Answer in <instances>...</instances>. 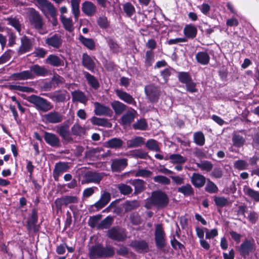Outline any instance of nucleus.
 <instances>
[{"label":"nucleus","mask_w":259,"mask_h":259,"mask_svg":"<svg viewBox=\"0 0 259 259\" xmlns=\"http://www.w3.org/2000/svg\"><path fill=\"white\" fill-rule=\"evenodd\" d=\"M24 99L29 103L33 104L39 112L46 113L54 108L53 104L50 101L36 95H31Z\"/></svg>","instance_id":"1"},{"label":"nucleus","mask_w":259,"mask_h":259,"mask_svg":"<svg viewBox=\"0 0 259 259\" xmlns=\"http://www.w3.org/2000/svg\"><path fill=\"white\" fill-rule=\"evenodd\" d=\"M30 70L21 72V79H33L37 76H46L49 73V70L45 66L34 64L29 67Z\"/></svg>","instance_id":"2"},{"label":"nucleus","mask_w":259,"mask_h":259,"mask_svg":"<svg viewBox=\"0 0 259 259\" xmlns=\"http://www.w3.org/2000/svg\"><path fill=\"white\" fill-rule=\"evenodd\" d=\"M114 254L112 247H104L100 244L92 246L89 250L90 259H97L99 257H108Z\"/></svg>","instance_id":"3"},{"label":"nucleus","mask_w":259,"mask_h":259,"mask_svg":"<svg viewBox=\"0 0 259 259\" xmlns=\"http://www.w3.org/2000/svg\"><path fill=\"white\" fill-rule=\"evenodd\" d=\"M149 201L153 205L159 208H163L168 204L169 198L164 192L157 190L152 193Z\"/></svg>","instance_id":"4"},{"label":"nucleus","mask_w":259,"mask_h":259,"mask_svg":"<svg viewBox=\"0 0 259 259\" xmlns=\"http://www.w3.org/2000/svg\"><path fill=\"white\" fill-rule=\"evenodd\" d=\"M42 8H46L52 18L51 21L53 26L58 24L57 18V10L54 5L48 0H35Z\"/></svg>","instance_id":"5"},{"label":"nucleus","mask_w":259,"mask_h":259,"mask_svg":"<svg viewBox=\"0 0 259 259\" xmlns=\"http://www.w3.org/2000/svg\"><path fill=\"white\" fill-rule=\"evenodd\" d=\"M147 99L152 103L158 102L160 97V91L158 88L153 84L146 85L144 88Z\"/></svg>","instance_id":"6"},{"label":"nucleus","mask_w":259,"mask_h":259,"mask_svg":"<svg viewBox=\"0 0 259 259\" xmlns=\"http://www.w3.org/2000/svg\"><path fill=\"white\" fill-rule=\"evenodd\" d=\"M21 45L17 50L18 55H23L31 51L33 48V40L26 35L20 38Z\"/></svg>","instance_id":"7"},{"label":"nucleus","mask_w":259,"mask_h":259,"mask_svg":"<svg viewBox=\"0 0 259 259\" xmlns=\"http://www.w3.org/2000/svg\"><path fill=\"white\" fill-rule=\"evenodd\" d=\"M45 43L50 48L59 49L62 47L63 44L62 36L58 33H55L46 38Z\"/></svg>","instance_id":"8"},{"label":"nucleus","mask_w":259,"mask_h":259,"mask_svg":"<svg viewBox=\"0 0 259 259\" xmlns=\"http://www.w3.org/2000/svg\"><path fill=\"white\" fill-rule=\"evenodd\" d=\"M155 240L158 248H162L165 245V234L160 224L157 225L156 227Z\"/></svg>","instance_id":"9"},{"label":"nucleus","mask_w":259,"mask_h":259,"mask_svg":"<svg viewBox=\"0 0 259 259\" xmlns=\"http://www.w3.org/2000/svg\"><path fill=\"white\" fill-rule=\"evenodd\" d=\"M29 20L31 25L35 29L40 30L42 28V19L37 11L34 10L33 11L31 12L29 14Z\"/></svg>","instance_id":"10"},{"label":"nucleus","mask_w":259,"mask_h":259,"mask_svg":"<svg viewBox=\"0 0 259 259\" xmlns=\"http://www.w3.org/2000/svg\"><path fill=\"white\" fill-rule=\"evenodd\" d=\"M57 133L61 137L62 141L64 144H67L73 141V138L71 137L68 125H62L60 126L57 130Z\"/></svg>","instance_id":"11"},{"label":"nucleus","mask_w":259,"mask_h":259,"mask_svg":"<svg viewBox=\"0 0 259 259\" xmlns=\"http://www.w3.org/2000/svg\"><path fill=\"white\" fill-rule=\"evenodd\" d=\"M42 117L46 122L53 124L60 123L63 120V115L56 111H51L46 114L43 115Z\"/></svg>","instance_id":"12"},{"label":"nucleus","mask_w":259,"mask_h":259,"mask_svg":"<svg viewBox=\"0 0 259 259\" xmlns=\"http://www.w3.org/2000/svg\"><path fill=\"white\" fill-rule=\"evenodd\" d=\"M78 201V198L73 196H65L57 198L55 203L57 208H61L63 205L67 206L70 203H76Z\"/></svg>","instance_id":"13"},{"label":"nucleus","mask_w":259,"mask_h":259,"mask_svg":"<svg viewBox=\"0 0 259 259\" xmlns=\"http://www.w3.org/2000/svg\"><path fill=\"white\" fill-rule=\"evenodd\" d=\"M94 112L96 115H106L111 117L113 112L108 107L101 104L100 103L96 102L94 103Z\"/></svg>","instance_id":"14"},{"label":"nucleus","mask_w":259,"mask_h":259,"mask_svg":"<svg viewBox=\"0 0 259 259\" xmlns=\"http://www.w3.org/2000/svg\"><path fill=\"white\" fill-rule=\"evenodd\" d=\"M115 93L117 97L124 102L134 106H137V102L133 97L125 91L117 89L115 91Z\"/></svg>","instance_id":"15"},{"label":"nucleus","mask_w":259,"mask_h":259,"mask_svg":"<svg viewBox=\"0 0 259 259\" xmlns=\"http://www.w3.org/2000/svg\"><path fill=\"white\" fill-rule=\"evenodd\" d=\"M82 12L88 16H93L96 13L97 7L92 2L85 1L81 5Z\"/></svg>","instance_id":"16"},{"label":"nucleus","mask_w":259,"mask_h":259,"mask_svg":"<svg viewBox=\"0 0 259 259\" xmlns=\"http://www.w3.org/2000/svg\"><path fill=\"white\" fill-rule=\"evenodd\" d=\"M82 65L92 72H95L96 63L91 57L87 53H83L81 59Z\"/></svg>","instance_id":"17"},{"label":"nucleus","mask_w":259,"mask_h":259,"mask_svg":"<svg viewBox=\"0 0 259 259\" xmlns=\"http://www.w3.org/2000/svg\"><path fill=\"white\" fill-rule=\"evenodd\" d=\"M136 113V111L134 109L127 111L120 118V124L122 125H130L134 121Z\"/></svg>","instance_id":"18"},{"label":"nucleus","mask_w":259,"mask_h":259,"mask_svg":"<svg viewBox=\"0 0 259 259\" xmlns=\"http://www.w3.org/2000/svg\"><path fill=\"white\" fill-rule=\"evenodd\" d=\"M108 234L110 238L117 241H122L126 237L124 231L122 229H111L108 231Z\"/></svg>","instance_id":"19"},{"label":"nucleus","mask_w":259,"mask_h":259,"mask_svg":"<svg viewBox=\"0 0 259 259\" xmlns=\"http://www.w3.org/2000/svg\"><path fill=\"white\" fill-rule=\"evenodd\" d=\"M253 241L248 240H245L241 245L239 248L240 254L243 256H246L251 252L253 249Z\"/></svg>","instance_id":"20"},{"label":"nucleus","mask_w":259,"mask_h":259,"mask_svg":"<svg viewBox=\"0 0 259 259\" xmlns=\"http://www.w3.org/2000/svg\"><path fill=\"white\" fill-rule=\"evenodd\" d=\"M68 168L69 166L67 163L60 162L56 163L53 170L54 179L57 180L61 174L67 171Z\"/></svg>","instance_id":"21"},{"label":"nucleus","mask_w":259,"mask_h":259,"mask_svg":"<svg viewBox=\"0 0 259 259\" xmlns=\"http://www.w3.org/2000/svg\"><path fill=\"white\" fill-rule=\"evenodd\" d=\"M44 138L46 143L50 146H60V139L55 134L45 132Z\"/></svg>","instance_id":"22"},{"label":"nucleus","mask_w":259,"mask_h":259,"mask_svg":"<svg viewBox=\"0 0 259 259\" xmlns=\"http://www.w3.org/2000/svg\"><path fill=\"white\" fill-rule=\"evenodd\" d=\"M192 184L196 188L202 187L206 182L205 178L198 173H194L191 177Z\"/></svg>","instance_id":"23"},{"label":"nucleus","mask_w":259,"mask_h":259,"mask_svg":"<svg viewBox=\"0 0 259 259\" xmlns=\"http://www.w3.org/2000/svg\"><path fill=\"white\" fill-rule=\"evenodd\" d=\"M83 75L88 82V83L92 88L97 90L100 88V82L95 76L87 71H84Z\"/></svg>","instance_id":"24"},{"label":"nucleus","mask_w":259,"mask_h":259,"mask_svg":"<svg viewBox=\"0 0 259 259\" xmlns=\"http://www.w3.org/2000/svg\"><path fill=\"white\" fill-rule=\"evenodd\" d=\"M185 38L193 39L195 38L197 34V29L196 27L191 24L186 25L183 30Z\"/></svg>","instance_id":"25"},{"label":"nucleus","mask_w":259,"mask_h":259,"mask_svg":"<svg viewBox=\"0 0 259 259\" xmlns=\"http://www.w3.org/2000/svg\"><path fill=\"white\" fill-rule=\"evenodd\" d=\"M45 63L49 64L54 67H59L64 65V61L57 55L51 54L45 60Z\"/></svg>","instance_id":"26"},{"label":"nucleus","mask_w":259,"mask_h":259,"mask_svg":"<svg viewBox=\"0 0 259 259\" xmlns=\"http://www.w3.org/2000/svg\"><path fill=\"white\" fill-rule=\"evenodd\" d=\"M85 177L86 182L98 184L102 179L103 175L101 173L89 171L85 174Z\"/></svg>","instance_id":"27"},{"label":"nucleus","mask_w":259,"mask_h":259,"mask_svg":"<svg viewBox=\"0 0 259 259\" xmlns=\"http://www.w3.org/2000/svg\"><path fill=\"white\" fill-rule=\"evenodd\" d=\"M127 165L126 159H119L113 160L111 164L112 170L114 171H120L123 170Z\"/></svg>","instance_id":"28"},{"label":"nucleus","mask_w":259,"mask_h":259,"mask_svg":"<svg viewBox=\"0 0 259 259\" xmlns=\"http://www.w3.org/2000/svg\"><path fill=\"white\" fill-rule=\"evenodd\" d=\"M111 106L116 115H120L126 110L127 106L123 103L115 100L111 103Z\"/></svg>","instance_id":"29"},{"label":"nucleus","mask_w":259,"mask_h":259,"mask_svg":"<svg viewBox=\"0 0 259 259\" xmlns=\"http://www.w3.org/2000/svg\"><path fill=\"white\" fill-rule=\"evenodd\" d=\"M131 246L134 248L139 252H146L148 249L147 243L144 240H136L132 241L131 243Z\"/></svg>","instance_id":"30"},{"label":"nucleus","mask_w":259,"mask_h":259,"mask_svg":"<svg viewBox=\"0 0 259 259\" xmlns=\"http://www.w3.org/2000/svg\"><path fill=\"white\" fill-rule=\"evenodd\" d=\"M195 59L198 63L206 65L209 62L210 57L206 52H198L195 55Z\"/></svg>","instance_id":"31"},{"label":"nucleus","mask_w":259,"mask_h":259,"mask_svg":"<svg viewBox=\"0 0 259 259\" xmlns=\"http://www.w3.org/2000/svg\"><path fill=\"white\" fill-rule=\"evenodd\" d=\"M60 19L64 28L66 31L71 32L74 30L73 23L71 18H66L65 16L61 15Z\"/></svg>","instance_id":"32"},{"label":"nucleus","mask_w":259,"mask_h":259,"mask_svg":"<svg viewBox=\"0 0 259 259\" xmlns=\"http://www.w3.org/2000/svg\"><path fill=\"white\" fill-rule=\"evenodd\" d=\"M79 41L87 49L90 50H94L95 49V42L93 38H86L81 34L78 37Z\"/></svg>","instance_id":"33"},{"label":"nucleus","mask_w":259,"mask_h":259,"mask_svg":"<svg viewBox=\"0 0 259 259\" xmlns=\"http://www.w3.org/2000/svg\"><path fill=\"white\" fill-rule=\"evenodd\" d=\"M110 194L109 193L104 192L100 199L95 204V206L98 209H101L105 206L110 200Z\"/></svg>","instance_id":"34"},{"label":"nucleus","mask_w":259,"mask_h":259,"mask_svg":"<svg viewBox=\"0 0 259 259\" xmlns=\"http://www.w3.org/2000/svg\"><path fill=\"white\" fill-rule=\"evenodd\" d=\"M71 94L73 101L79 102L83 104H86L88 101V98L82 91H75L72 92Z\"/></svg>","instance_id":"35"},{"label":"nucleus","mask_w":259,"mask_h":259,"mask_svg":"<svg viewBox=\"0 0 259 259\" xmlns=\"http://www.w3.org/2000/svg\"><path fill=\"white\" fill-rule=\"evenodd\" d=\"M91 121L93 125L98 126L110 127L112 125V124L108 121L107 119L104 118H99L93 116L91 119Z\"/></svg>","instance_id":"36"},{"label":"nucleus","mask_w":259,"mask_h":259,"mask_svg":"<svg viewBox=\"0 0 259 259\" xmlns=\"http://www.w3.org/2000/svg\"><path fill=\"white\" fill-rule=\"evenodd\" d=\"M245 134L243 135L240 134V132H236L233 134L232 142L234 146H243L245 142Z\"/></svg>","instance_id":"37"},{"label":"nucleus","mask_w":259,"mask_h":259,"mask_svg":"<svg viewBox=\"0 0 259 259\" xmlns=\"http://www.w3.org/2000/svg\"><path fill=\"white\" fill-rule=\"evenodd\" d=\"M154 53L153 51L148 50L146 52L144 57V65L146 68L151 67L155 61Z\"/></svg>","instance_id":"38"},{"label":"nucleus","mask_w":259,"mask_h":259,"mask_svg":"<svg viewBox=\"0 0 259 259\" xmlns=\"http://www.w3.org/2000/svg\"><path fill=\"white\" fill-rule=\"evenodd\" d=\"M80 0H71V6L72 13L74 15L75 19L78 20L80 15L79 3Z\"/></svg>","instance_id":"39"},{"label":"nucleus","mask_w":259,"mask_h":259,"mask_svg":"<svg viewBox=\"0 0 259 259\" xmlns=\"http://www.w3.org/2000/svg\"><path fill=\"white\" fill-rule=\"evenodd\" d=\"M193 141L197 145L203 146L205 141L203 133L201 131L195 132L193 134Z\"/></svg>","instance_id":"40"},{"label":"nucleus","mask_w":259,"mask_h":259,"mask_svg":"<svg viewBox=\"0 0 259 259\" xmlns=\"http://www.w3.org/2000/svg\"><path fill=\"white\" fill-rule=\"evenodd\" d=\"M132 127L135 130L145 131L148 128V123L145 118H141L134 123Z\"/></svg>","instance_id":"41"},{"label":"nucleus","mask_w":259,"mask_h":259,"mask_svg":"<svg viewBox=\"0 0 259 259\" xmlns=\"http://www.w3.org/2000/svg\"><path fill=\"white\" fill-rule=\"evenodd\" d=\"M245 194L252 200L255 202H259V192L255 191L250 188H247L244 190Z\"/></svg>","instance_id":"42"},{"label":"nucleus","mask_w":259,"mask_h":259,"mask_svg":"<svg viewBox=\"0 0 259 259\" xmlns=\"http://www.w3.org/2000/svg\"><path fill=\"white\" fill-rule=\"evenodd\" d=\"M123 10L128 17H131L136 12L134 6L130 2H126L123 5Z\"/></svg>","instance_id":"43"},{"label":"nucleus","mask_w":259,"mask_h":259,"mask_svg":"<svg viewBox=\"0 0 259 259\" xmlns=\"http://www.w3.org/2000/svg\"><path fill=\"white\" fill-rule=\"evenodd\" d=\"M179 81L183 84L188 83L192 79L191 76L188 72H179L178 74Z\"/></svg>","instance_id":"44"},{"label":"nucleus","mask_w":259,"mask_h":259,"mask_svg":"<svg viewBox=\"0 0 259 259\" xmlns=\"http://www.w3.org/2000/svg\"><path fill=\"white\" fill-rule=\"evenodd\" d=\"M205 190L209 193H216L219 189L217 186L210 180L208 179L205 187Z\"/></svg>","instance_id":"45"},{"label":"nucleus","mask_w":259,"mask_h":259,"mask_svg":"<svg viewBox=\"0 0 259 259\" xmlns=\"http://www.w3.org/2000/svg\"><path fill=\"white\" fill-rule=\"evenodd\" d=\"M144 144H145L144 139L139 136L128 140L127 142V146H141Z\"/></svg>","instance_id":"46"},{"label":"nucleus","mask_w":259,"mask_h":259,"mask_svg":"<svg viewBox=\"0 0 259 259\" xmlns=\"http://www.w3.org/2000/svg\"><path fill=\"white\" fill-rule=\"evenodd\" d=\"M48 51L43 48L35 47L34 52L32 53L35 57L38 58H44L47 55Z\"/></svg>","instance_id":"47"},{"label":"nucleus","mask_w":259,"mask_h":259,"mask_svg":"<svg viewBox=\"0 0 259 259\" xmlns=\"http://www.w3.org/2000/svg\"><path fill=\"white\" fill-rule=\"evenodd\" d=\"M178 192L183 193L184 195H191L193 194V190L190 184H187L178 188Z\"/></svg>","instance_id":"48"},{"label":"nucleus","mask_w":259,"mask_h":259,"mask_svg":"<svg viewBox=\"0 0 259 259\" xmlns=\"http://www.w3.org/2000/svg\"><path fill=\"white\" fill-rule=\"evenodd\" d=\"M197 167L200 168L202 170L209 171L212 168V164L210 162L208 161H203L200 162L196 163Z\"/></svg>","instance_id":"49"},{"label":"nucleus","mask_w":259,"mask_h":259,"mask_svg":"<svg viewBox=\"0 0 259 259\" xmlns=\"http://www.w3.org/2000/svg\"><path fill=\"white\" fill-rule=\"evenodd\" d=\"M8 24L14 27L16 30L20 32L21 31V26L19 21L16 18L9 17L7 19Z\"/></svg>","instance_id":"50"},{"label":"nucleus","mask_w":259,"mask_h":259,"mask_svg":"<svg viewBox=\"0 0 259 259\" xmlns=\"http://www.w3.org/2000/svg\"><path fill=\"white\" fill-rule=\"evenodd\" d=\"M14 51L12 50H8L0 57V65L8 62L11 58L12 54Z\"/></svg>","instance_id":"51"},{"label":"nucleus","mask_w":259,"mask_h":259,"mask_svg":"<svg viewBox=\"0 0 259 259\" xmlns=\"http://www.w3.org/2000/svg\"><path fill=\"white\" fill-rule=\"evenodd\" d=\"M153 180L155 182L161 184L162 185H169L170 183V180L167 177L158 175L153 178Z\"/></svg>","instance_id":"52"},{"label":"nucleus","mask_w":259,"mask_h":259,"mask_svg":"<svg viewBox=\"0 0 259 259\" xmlns=\"http://www.w3.org/2000/svg\"><path fill=\"white\" fill-rule=\"evenodd\" d=\"M51 80L54 85V89L58 87L60 84H63L65 82L64 78L59 75L53 76Z\"/></svg>","instance_id":"53"},{"label":"nucleus","mask_w":259,"mask_h":259,"mask_svg":"<svg viewBox=\"0 0 259 259\" xmlns=\"http://www.w3.org/2000/svg\"><path fill=\"white\" fill-rule=\"evenodd\" d=\"M57 94H56L55 103H63L64 102L66 99V94L67 92L66 91H64L63 92L61 90H57Z\"/></svg>","instance_id":"54"},{"label":"nucleus","mask_w":259,"mask_h":259,"mask_svg":"<svg viewBox=\"0 0 259 259\" xmlns=\"http://www.w3.org/2000/svg\"><path fill=\"white\" fill-rule=\"evenodd\" d=\"M169 159L172 163H183L186 159L185 158L178 154H171L169 156Z\"/></svg>","instance_id":"55"},{"label":"nucleus","mask_w":259,"mask_h":259,"mask_svg":"<svg viewBox=\"0 0 259 259\" xmlns=\"http://www.w3.org/2000/svg\"><path fill=\"white\" fill-rule=\"evenodd\" d=\"M214 202L219 207H224L228 204V199L224 197L214 196Z\"/></svg>","instance_id":"56"},{"label":"nucleus","mask_w":259,"mask_h":259,"mask_svg":"<svg viewBox=\"0 0 259 259\" xmlns=\"http://www.w3.org/2000/svg\"><path fill=\"white\" fill-rule=\"evenodd\" d=\"M117 187L120 193L123 195L130 194L133 191L132 188L130 186L124 184H119Z\"/></svg>","instance_id":"57"},{"label":"nucleus","mask_w":259,"mask_h":259,"mask_svg":"<svg viewBox=\"0 0 259 259\" xmlns=\"http://www.w3.org/2000/svg\"><path fill=\"white\" fill-rule=\"evenodd\" d=\"M185 84L186 91L191 93H194L198 92V89L196 88V83L194 82L193 79L191 80V81Z\"/></svg>","instance_id":"58"},{"label":"nucleus","mask_w":259,"mask_h":259,"mask_svg":"<svg viewBox=\"0 0 259 259\" xmlns=\"http://www.w3.org/2000/svg\"><path fill=\"white\" fill-rule=\"evenodd\" d=\"M97 24L102 29H106L109 27V22L108 19L106 16L100 17L97 19Z\"/></svg>","instance_id":"59"},{"label":"nucleus","mask_w":259,"mask_h":259,"mask_svg":"<svg viewBox=\"0 0 259 259\" xmlns=\"http://www.w3.org/2000/svg\"><path fill=\"white\" fill-rule=\"evenodd\" d=\"M133 184L135 186V192L140 193L144 190V181L141 180L137 179L134 181Z\"/></svg>","instance_id":"60"},{"label":"nucleus","mask_w":259,"mask_h":259,"mask_svg":"<svg viewBox=\"0 0 259 259\" xmlns=\"http://www.w3.org/2000/svg\"><path fill=\"white\" fill-rule=\"evenodd\" d=\"M140 205V203L136 200L127 201L125 205L126 211H131L138 207Z\"/></svg>","instance_id":"61"},{"label":"nucleus","mask_w":259,"mask_h":259,"mask_svg":"<svg viewBox=\"0 0 259 259\" xmlns=\"http://www.w3.org/2000/svg\"><path fill=\"white\" fill-rule=\"evenodd\" d=\"M83 131V128L78 124H75L71 127V133L75 136H80Z\"/></svg>","instance_id":"62"},{"label":"nucleus","mask_w":259,"mask_h":259,"mask_svg":"<svg viewBox=\"0 0 259 259\" xmlns=\"http://www.w3.org/2000/svg\"><path fill=\"white\" fill-rule=\"evenodd\" d=\"M248 163L244 160H239L234 163V167L239 170H244L247 168Z\"/></svg>","instance_id":"63"},{"label":"nucleus","mask_w":259,"mask_h":259,"mask_svg":"<svg viewBox=\"0 0 259 259\" xmlns=\"http://www.w3.org/2000/svg\"><path fill=\"white\" fill-rule=\"evenodd\" d=\"M105 146H122L123 141L119 138H114L108 140Z\"/></svg>","instance_id":"64"}]
</instances>
